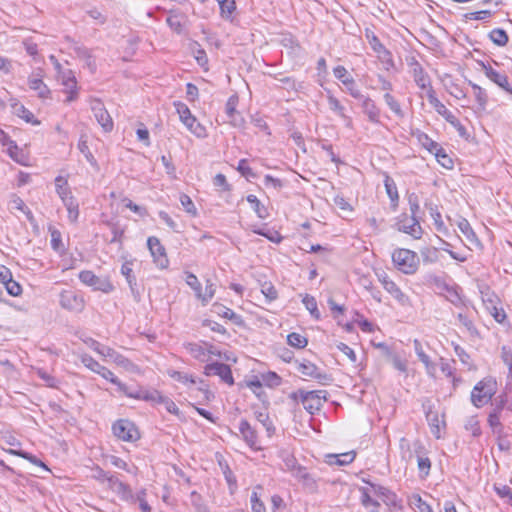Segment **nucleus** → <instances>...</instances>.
<instances>
[{"mask_svg":"<svg viewBox=\"0 0 512 512\" xmlns=\"http://www.w3.org/2000/svg\"><path fill=\"white\" fill-rule=\"evenodd\" d=\"M50 235L52 249L59 253L60 255L65 254L66 248L62 242L61 232L57 229H50Z\"/></svg>","mask_w":512,"mask_h":512,"instance_id":"ea45409f","label":"nucleus"},{"mask_svg":"<svg viewBox=\"0 0 512 512\" xmlns=\"http://www.w3.org/2000/svg\"><path fill=\"white\" fill-rule=\"evenodd\" d=\"M394 226L398 231L406 233L414 239L422 237L423 230L416 216L403 213L395 219Z\"/></svg>","mask_w":512,"mask_h":512,"instance_id":"39448f33","label":"nucleus"},{"mask_svg":"<svg viewBox=\"0 0 512 512\" xmlns=\"http://www.w3.org/2000/svg\"><path fill=\"white\" fill-rule=\"evenodd\" d=\"M0 132L4 137L3 144L8 146V153H9L10 157L15 161L20 162L18 159L19 148H18L17 144L15 143V141L9 139L4 134L3 131H0Z\"/></svg>","mask_w":512,"mask_h":512,"instance_id":"13d9d810","label":"nucleus"},{"mask_svg":"<svg viewBox=\"0 0 512 512\" xmlns=\"http://www.w3.org/2000/svg\"><path fill=\"white\" fill-rule=\"evenodd\" d=\"M238 96L232 95L228 98L225 105V113L229 119V123L234 127H241L244 123V118L237 111Z\"/></svg>","mask_w":512,"mask_h":512,"instance_id":"6ab92c4d","label":"nucleus"},{"mask_svg":"<svg viewBox=\"0 0 512 512\" xmlns=\"http://www.w3.org/2000/svg\"><path fill=\"white\" fill-rule=\"evenodd\" d=\"M184 347L194 359L201 362L208 361L207 349L204 344L189 342L185 343Z\"/></svg>","mask_w":512,"mask_h":512,"instance_id":"c85d7f7f","label":"nucleus"},{"mask_svg":"<svg viewBox=\"0 0 512 512\" xmlns=\"http://www.w3.org/2000/svg\"><path fill=\"white\" fill-rule=\"evenodd\" d=\"M239 431L246 442V444L252 449H259L258 437L255 429H253L250 423L242 419L239 423Z\"/></svg>","mask_w":512,"mask_h":512,"instance_id":"b1692460","label":"nucleus"},{"mask_svg":"<svg viewBox=\"0 0 512 512\" xmlns=\"http://www.w3.org/2000/svg\"><path fill=\"white\" fill-rule=\"evenodd\" d=\"M134 260H126L121 266V274L125 277L131 293L136 300L140 298V291L136 276L133 273Z\"/></svg>","mask_w":512,"mask_h":512,"instance_id":"aec40b11","label":"nucleus"},{"mask_svg":"<svg viewBox=\"0 0 512 512\" xmlns=\"http://www.w3.org/2000/svg\"><path fill=\"white\" fill-rule=\"evenodd\" d=\"M28 85L30 89L37 92V95L41 99H47L50 97L51 91L48 86L42 80V71L39 70L37 73H33L28 78Z\"/></svg>","mask_w":512,"mask_h":512,"instance_id":"412c9836","label":"nucleus"},{"mask_svg":"<svg viewBox=\"0 0 512 512\" xmlns=\"http://www.w3.org/2000/svg\"><path fill=\"white\" fill-rule=\"evenodd\" d=\"M261 292L269 302L276 300L278 297L277 290L271 282H264L261 285Z\"/></svg>","mask_w":512,"mask_h":512,"instance_id":"4d7b16f0","label":"nucleus"},{"mask_svg":"<svg viewBox=\"0 0 512 512\" xmlns=\"http://www.w3.org/2000/svg\"><path fill=\"white\" fill-rule=\"evenodd\" d=\"M174 106L176 108L177 113L179 114V118L182 123L187 122V119L193 116L190 109L185 103L176 101L174 102Z\"/></svg>","mask_w":512,"mask_h":512,"instance_id":"052dcab7","label":"nucleus"},{"mask_svg":"<svg viewBox=\"0 0 512 512\" xmlns=\"http://www.w3.org/2000/svg\"><path fill=\"white\" fill-rule=\"evenodd\" d=\"M78 149L80 150V152L84 155L86 160L92 166H95V167L97 166V161H96L95 157L93 156V154L91 153L88 143H87V140L84 136H81L79 139Z\"/></svg>","mask_w":512,"mask_h":512,"instance_id":"37998d69","label":"nucleus"},{"mask_svg":"<svg viewBox=\"0 0 512 512\" xmlns=\"http://www.w3.org/2000/svg\"><path fill=\"white\" fill-rule=\"evenodd\" d=\"M501 419L496 413H489L488 415V424L492 428L494 433L500 434L503 430V426L501 424Z\"/></svg>","mask_w":512,"mask_h":512,"instance_id":"0e129e2a","label":"nucleus"},{"mask_svg":"<svg viewBox=\"0 0 512 512\" xmlns=\"http://www.w3.org/2000/svg\"><path fill=\"white\" fill-rule=\"evenodd\" d=\"M501 359L508 368V378L512 381V350L503 346L501 348Z\"/></svg>","mask_w":512,"mask_h":512,"instance_id":"5fc2aeb1","label":"nucleus"},{"mask_svg":"<svg viewBox=\"0 0 512 512\" xmlns=\"http://www.w3.org/2000/svg\"><path fill=\"white\" fill-rule=\"evenodd\" d=\"M429 210L437 231L446 234L447 228L442 220L441 213L438 211L437 207H430Z\"/></svg>","mask_w":512,"mask_h":512,"instance_id":"de8ad7c7","label":"nucleus"},{"mask_svg":"<svg viewBox=\"0 0 512 512\" xmlns=\"http://www.w3.org/2000/svg\"><path fill=\"white\" fill-rule=\"evenodd\" d=\"M219 9H220V16L222 19L233 22L234 20V13L236 12L237 6L235 0H216Z\"/></svg>","mask_w":512,"mask_h":512,"instance_id":"a878e982","label":"nucleus"},{"mask_svg":"<svg viewBox=\"0 0 512 512\" xmlns=\"http://www.w3.org/2000/svg\"><path fill=\"white\" fill-rule=\"evenodd\" d=\"M386 361L389 362L401 375H404V377L407 376L408 359L407 354L404 351L392 352L386 348Z\"/></svg>","mask_w":512,"mask_h":512,"instance_id":"2eb2a0df","label":"nucleus"},{"mask_svg":"<svg viewBox=\"0 0 512 512\" xmlns=\"http://www.w3.org/2000/svg\"><path fill=\"white\" fill-rule=\"evenodd\" d=\"M438 161V163L447 169L453 168V160L452 158L446 153V151L440 146L434 153H433Z\"/></svg>","mask_w":512,"mask_h":512,"instance_id":"c03bdc74","label":"nucleus"},{"mask_svg":"<svg viewBox=\"0 0 512 512\" xmlns=\"http://www.w3.org/2000/svg\"><path fill=\"white\" fill-rule=\"evenodd\" d=\"M186 283L195 291L197 298L202 297L201 283L199 282L198 278L193 273H187Z\"/></svg>","mask_w":512,"mask_h":512,"instance_id":"338daca9","label":"nucleus"},{"mask_svg":"<svg viewBox=\"0 0 512 512\" xmlns=\"http://www.w3.org/2000/svg\"><path fill=\"white\" fill-rule=\"evenodd\" d=\"M355 456L356 454L354 451L341 454H330L327 456V463L330 465L344 466L352 463Z\"/></svg>","mask_w":512,"mask_h":512,"instance_id":"7c9ffc66","label":"nucleus"},{"mask_svg":"<svg viewBox=\"0 0 512 512\" xmlns=\"http://www.w3.org/2000/svg\"><path fill=\"white\" fill-rule=\"evenodd\" d=\"M363 108L371 121L379 122V110L376 109L374 102L371 99L364 100Z\"/></svg>","mask_w":512,"mask_h":512,"instance_id":"09e8293b","label":"nucleus"},{"mask_svg":"<svg viewBox=\"0 0 512 512\" xmlns=\"http://www.w3.org/2000/svg\"><path fill=\"white\" fill-rule=\"evenodd\" d=\"M113 434L120 440L135 442L140 438L136 425L128 419H119L112 426Z\"/></svg>","mask_w":512,"mask_h":512,"instance_id":"423d86ee","label":"nucleus"},{"mask_svg":"<svg viewBox=\"0 0 512 512\" xmlns=\"http://www.w3.org/2000/svg\"><path fill=\"white\" fill-rule=\"evenodd\" d=\"M386 292H388L401 306L409 304L408 297L394 282L386 280Z\"/></svg>","mask_w":512,"mask_h":512,"instance_id":"473e14b6","label":"nucleus"},{"mask_svg":"<svg viewBox=\"0 0 512 512\" xmlns=\"http://www.w3.org/2000/svg\"><path fill=\"white\" fill-rule=\"evenodd\" d=\"M428 102L449 124L452 125L457 120V117L437 98L435 91L428 95Z\"/></svg>","mask_w":512,"mask_h":512,"instance_id":"5701e85b","label":"nucleus"},{"mask_svg":"<svg viewBox=\"0 0 512 512\" xmlns=\"http://www.w3.org/2000/svg\"><path fill=\"white\" fill-rule=\"evenodd\" d=\"M386 506H389L392 512H400L402 510L401 500L397 499L395 493L386 490Z\"/></svg>","mask_w":512,"mask_h":512,"instance_id":"603ef678","label":"nucleus"},{"mask_svg":"<svg viewBox=\"0 0 512 512\" xmlns=\"http://www.w3.org/2000/svg\"><path fill=\"white\" fill-rule=\"evenodd\" d=\"M386 194L390 199V206L392 210H396L399 205V194L396 184L393 179L386 175Z\"/></svg>","mask_w":512,"mask_h":512,"instance_id":"f704fd0d","label":"nucleus"},{"mask_svg":"<svg viewBox=\"0 0 512 512\" xmlns=\"http://www.w3.org/2000/svg\"><path fill=\"white\" fill-rule=\"evenodd\" d=\"M56 192L63 202L72 200L71 191L68 186V181L63 176H57L55 178Z\"/></svg>","mask_w":512,"mask_h":512,"instance_id":"72a5a7b5","label":"nucleus"},{"mask_svg":"<svg viewBox=\"0 0 512 512\" xmlns=\"http://www.w3.org/2000/svg\"><path fill=\"white\" fill-rule=\"evenodd\" d=\"M167 375L175 381L180 382L186 386L195 385L197 382L200 384L204 383L203 380L197 381L196 378L191 374L183 373L174 369H168Z\"/></svg>","mask_w":512,"mask_h":512,"instance_id":"c756f323","label":"nucleus"},{"mask_svg":"<svg viewBox=\"0 0 512 512\" xmlns=\"http://www.w3.org/2000/svg\"><path fill=\"white\" fill-rule=\"evenodd\" d=\"M488 37L495 45L499 47H504L509 40L506 31L501 28H495L491 30Z\"/></svg>","mask_w":512,"mask_h":512,"instance_id":"58836bf2","label":"nucleus"},{"mask_svg":"<svg viewBox=\"0 0 512 512\" xmlns=\"http://www.w3.org/2000/svg\"><path fill=\"white\" fill-rule=\"evenodd\" d=\"M302 303L314 319L319 320L321 318L316 299L313 296L306 294L302 299Z\"/></svg>","mask_w":512,"mask_h":512,"instance_id":"a19ab883","label":"nucleus"},{"mask_svg":"<svg viewBox=\"0 0 512 512\" xmlns=\"http://www.w3.org/2000/svg\"><path fill=\"white\" fill-rule=\"evenodd\" d=\"M247 201L251 204L252 209L261 219H266L269 216L268 209L260 202V200L253 194L247 196Z\"/></svg>","mask_w":512,"mask_h":512,"instance_id":"e433bc0d","label":"nucleus"},{"mask_svg":"<svg viewBox=\"0 0 512 512\" xmlns=\"http://www.w3.org/2000/svg\"><path fill=\"white\" fill-rule=\"evenodd\" d=\"M414 349L419 360L425 365L427 373L433 375L435 372V364L430 360V357L423 351L422 345L419 340H414Z\"/></svg>","mask_w":512,"mask_h":512,"instance_id":"2f4dec72","label":"nucleus"},{"mask_svg":"<svg viewBox=\"0 0 512 512\" xmlns=\"http://www.w3.org/2000/svg\"><path fill=\"white\" fill-rule=\"evenodd\" d=\"M411 71L416 85L420 89L426 90L427 96L431 93V91H434L429 75L418 61L415 60L411 63Z\"/></svg>","mask_w":512,"mask_h":512,"instance_id":"ddd939ff","label":"nucleus"},{"mask_svg":"<svg viewBox=\"0 0 512 512\" xmlns=\"http://www.w3.org/2000/svg\"><path fill=\"white\" fill-rule=\"evenodd\" d=\"M496 392V380L492 377H486L474 386L471 391V402L475 407L481 408L491 401Z\"/></svg>","mask_w":512,"mask_h":512,"instance_id":"f03ea898","label":"nucleus"},{"mask_svg":"<svg viewBox=\"0 0 512 512\" xmlns=\"http://www.w3.org/2000/svg\"><path fill=\"white\" fill-rule=\"evenodd\" d=\"M107 487L113 491L121 500L126 502H134V495L131 487L121 481L116 475L109 476Z\"/></svg>","mask_w":512,"mask_h":512,"instance_id":"9b49d317","label":"nucleus"},{"mask_svg":"<svg viewBox=\"0 0 512 512\" xmlns=\"http://www.w3.org/2000/svg\"><path fill=\"white\" fill-rule=\"evenodd\" d=\"M254 233L266 237L268 240H270L273 243H280L283 240V237L280 235V233L273 229H254Z\"/></svg>","mask_w":512,"mask_h":512,"instance_id":"49530a36","label":"nucleus"},{"mask_svg":"<svg viewBox=\"0 0 512 512\" xmlns=\"http://www.w3.org/2000/svg\"><path fill=\"white\" fill-rule=\"evenodd\" d=\"M478 288L482 302L487 311L493 316L495 321H497L498 323L504 322V320L506 319V313L502 308L498 307V304L500 303L498 296L486 284H481L478 286Z\"/></svg>","mask_w":512,"mask_h":512,"instance_id":"20e7f679","label":"nucleus"},{"mask_svg":"<svg viewBox=\"0 0 512 512\" xmlns=\"http://www.w3.org/2000/svg\"><path fill=\"white\" fill-rule=\"evenodd\" d=\"M13 109L15 114L25 120L27 123H31L33 125H38L40 122L35 119L34 114L28 110L24 105L16 103L13 105Z\"/></svg>","mask_w":512,"mask_h":512,"instance_id":"4c0bfd02","label":"nucleus"},{"mask_svg":"<svg viewBox=\"0 0 512 512\" xmlns=\"http://www.w3.org/2000/svg\"><path fill=\"white\" fill-rule=\"evenodd\" d=\"M417 466L419 470V474L421 478H426L431 469V461L428 457L418 456L417 457Z\"/></svg>","mask_w":512,"mask_h":512,"instance_id":"864d4df0","label":"nucleus"},{"mask_svg":"<svg viewBox=\"0 0 512 512\" xmlns=\"http://www.w3.org/2000/svg\"><path fill=\"white\" fill-rule=\"evenodd\" d=\"M327 392L324 390L304 391L298 390L290 394V398L295 401H301L304 409L310 413L315 414L319 411L326 401Z\"/></svg>","mask_w":512,"mask_h":512,"instance_id":"f257e3e1","label":"nucleus"},{"mask_svg":"<svg viewBox=\"0 0 512 512\" xmlns=\"http://www.w3.org/2000/svg\"><path fill=\"white\" fill-rule=\"evenodd\" d=\"M60 306L70 312H82L85 308V300L82 295L72 291L63 290L59 295Z\"/></svg>","mask_w":512,"mask_h":512,"instance_id":"6e6552de","label":"nucleus"},{"mask_svg":"<svg viewBox=\"0 0 512 512\" xmlns=\"http://www.w3.org/2000/svg\"><path fill=\"white\" fill-rule=\"evenodd\" d=\"M203 373L206 376H212L217 375L220 377V379L227 383L228 385L234 384V378L232 376V371L229 365L220 363V362H213L210 364H207L204 367Z\"/></svg>","mask_w":512,"mask_h":512,"instance_id":"f8f14e48","label":"nucleus"},{"mask_svg":"<svg viewBox=\"0 0 512 512\" xmlns=\"http://www.w3.org/2000/svg\"><path fill=\"white\" fill-rule=\"evenodd\" d=\"M186 128L195 136L203 138L207 135L205 127L198 122L195 116L187 119V122H183Z\"/></svg>","mask_w":512,"mask_h":512,"instance_id":"c9c22d12","label":"nucleus"},{"mask_svg":"<svg viewBox=\"0 0 512 512\" xmlns=\"http://www.w3.org/2000/svg\"><path fill=\"white\" fill-rule=\"evenodd\" d=\"M213 308L216 314L223 318L229 319L235 325L242 326L244 324L242 316L236 314L232 309L219 304H215Z\"/></svg>","mask_w":512,"mask_h":512,"instance_id":"bb28decb","label":"nucleus"},{"mask_svg":"<svg viewBox=\"0 0 512 512\" xmlns=\"http://www.w3.org/2000/svg\"><path fill=\"white\" fill-rule=\"evenodd\" d=\"M91 471H92L91 477L94 480L98 481L99 483H107L109 476L112 475L111 473L103 470L98 465H95L94 467H92Z\"/></svg>","mask_w":512,"mask_h":512,"instance_id":"bf43d9fd","label":"nucleus"},{"mask_svg":"<svg viewBox=\"0 0 512 512\" xmlns=\"http://www.w3.org/2000/svg\"><path fill=\"white\" fill-rule=\"evenodd\" d=\"M394 267L404 274H414L419 267V256L416 252L399 248L391 255Z\"/></svg>","mask_w":512,"mask_h":512,"instance_id":"7ed1b4c3","label":"nucleus"},{"mask_svg":"<svg viewBox=\"0 0 512 512\" xmlns=\"http://www.w3.org/2000/svg\"><path fill=\"white\" fill-rule=\"evenodd\" d=\"M411 505L420 512H433L432 507L419 494L412 495Z\"/></svg>","mask_w":512,"mask_h":512,"instance_id":"3c124183","label":"nucleus"},{"mask_svg":"<svg viewBox=\"0 0 512 512\" xmlns=\"http://www.w3.org/2000/svg\"><path fill=\"white\" fill-rule=\"evenodd\" d=\"M114 384L118 387L120 392L129 398L140 399V396H142V390H132L126 384L122 383L118 378L117 383Z\"/></svg>","mask_w":512,"mask_h":512,"instance_id":"6e6d98bb","label":"nucleus"},{"mask_svg":"<svg viewBox=\"0 0 512 512\" xmlns=\"http://www.w3.org/2000/svg\"><path fill=\"white\" fill-rule=\"evenodd\" d=\"M296 369L303 376L313 378L322 384H328L332 380L330 375L322 372L314 363L308 360L297 362Z\"/></svg>","mask_w":512,"mask_h":512,"instance_id":"9d476101","label":"nucleus"},{"mask_svg":"<svg viewBox=\"0 0 512 512\" xmlns=\"http://www.w3.org/2000/svg\"><path fill=\"white\" fill-rule=\"evenodd\" d=\"M61 83L65 87V90H75L77 88V81L76 78L71 70H67L62 73L61 76Z\"/></svg>","mask_w":512,"mask_h":512,"instance_id":"8fccbe9b","label":"nucleus"},{"mask_svg":"<svg viewBox=\"0 0 512 512\" xmlns=\"http://www.w3.org/2000/svg\"><path fill=\"white\" fill-rule=\"evenodd\" d=\"M297 481H299L303 488L309 493H316L318 491V481L314 474L309 473L303 466L297 469L292 475Z\"/></svg>","mask_w":512,"mask_h":512,"instance_id":"f3484780","label":"nucleus"},{"mask_svg":"<svg viewBox=\"0 0 512 512\" xmlns=\"http://www.w3.org/2000/svg\"><path fill=\"white\" fill-rule=\"evenodd\" d=\"M190 501L196 512H208L207 507L202 501V497L196 491H192L190 494Z\"/></svg>","mask_w":512,"mask_h":512,"instance_id":"680f3d73","label":"nucleus"},{"mask_svg":"<svg viewBox=\"0 0 512 512\" xmlns=\"http://www.w3.org/2000/svg\"><path fill=\"white\" fill-rule=\"evenodd\" d=\"M90 108L94 114L95 119L105 132H110L113 129V120L104 107L103 102L100 99H91Z\"/></svg>","mask_w":512,"mask_h":512,"instance_id":"1a4fd4ad","label":"nucleus"},{"mask_svg":"<svg viewBox=\"0 0 512 512\" xmlns=\"http://www.w3.org/2000/svg\"><path fill=\"white\" fill-rule=\"evenodd\" d=\"M287 342L290 346L294 347V348H298V349H302V348H305L308 344V340L306 337H304L303 335L299 334V333H290L288 336H287Z\"/></svg>","mask_w":512,"mask_h":512,"instance_id":"a18cd8bd","label":"nucleus"},{"mask_svg":"<svg viewBox=\"0 0 512 512\" xmlns=\"http://www.w3.org/2000/svg\"><path fill=\"white\" fill-rule=\"evenodd\" d=\"M419 141L421 142L422 146L430 153H434L440 147L437 142L432 140L428 135L424 133L419 135Z\"/></svg>","mask_w":512,"mask_h":512,"instance_id":"e2e57ef3","label":"nucleus"},{"mask_svg":"<svg viewBox=\"0 0 512 512\" xmlns=\"http://www.w3.org/2000/svg\"><path fill=\"white\" fill-rule=\"evenodd\" d=\"M148 248L151 255L154 258V262L161 268H165L168 265V259L166 257L165 248L160 243L157 237H149L147 240Z\"/></svg>","mask_w":512,"mask_h":512,"instance_id":"dca6fc26","label":"nucleus"},{"mask_svg":"<svg viewBox=\"0 0 512 512\" xmlns=\"http://www.w3.org/2000/svg\"><path fill=\"white\" fill-rule=\"evenodd\" d=\"M79 280L86 286L92 287L96 291L103 293H110L114 290V286L111 281L105 277H98L91 270H83L78 275Z\"/></svg>","mask_w":512,"mask_h":512,"instance_id":"0eeeda50","label":"nucleus"},{"mask_svg":"<svg viewBox=\"0 0 512 512\" xmlns=\"http://www.w3.org/2000/svg\"><path fill=\"white\" fill-rule=\"evenodd\" d=\"M188 22L187 15L179 9H171L166 19L167 25L177 34H182Z\"/></svg>","mask_w":512,"mask_h":512,"instance_id":"a211bd4d","label":"nucleus"},{"mask_svg":"<svg viewBox=\"0 0 512 512\" xmlns=\"http://www.w3.org/2000/svg\"><path fill=\"white\" fill-rule=\"evenodd\" d=\"M506 404V410L512 411V382L509 381L503 394L499 395Z\"/></svg>","mask_w":512,"mask_h":512,"instance_id":"774afa93","label":"nucleus"},{"mask_svg":"<svg viewBox=\"0 0 512 512\" xmlns=\"http://www.w3.org/2000/svg\"><path fill=\"white\" fill-rule=\"evenodd\" d=\"M485 75L503 90L512 94V83L509 82L508 76L505 73H500L491 66H488L485 67Z\"/></svg>","mask_w":512,"mask_h":512,"instance_id":"4be33fe9","label":"nucleus"},{"mask_svg":"<svg viewBox=\"0 0 512 512\" xmlns=\"http://www.w3.org/2000/svg\"><path fill=\"white\" fill-rule=\"evenodd\" d=\"M82 363L90 369L91 371L101 375L104 379L111 383H117V377L114 375V373L108 369L107 367L101 365L98 361H96L93 357L90 355H83L81 357Z\"/></svg>","mask_w":512,"mask_h":512,"instance_id":"4468645a","label":"nucleus"},{"mask_svg":"<svg viewBox=\"0 0 512 512\" xmlns=\"http://www.w3.org/2000/svg\"><path fill=\"white\" fill-rule=\"evenodd\" d=\"M426 419L429 424L431 433L435 436V438L439 439L441 437V430L445 426L444 420H442L437 411L433 412L429 410L426 412Z\"/></svg>","mask_w":512,"mask_h":512,"instance_id":"393cba45","label":"nucleus"},{"mask_svg":"<svg viewBox=\"0 0 512 512\" xmlns=\"http://www.w3.org/2000/svg\"><path fill=\"white\" fill-rule=\"evenodd\" d=\"M279 457L284 465L282 469L290 472L292 475L301 467L294 455L288 450H281L279 452Z\"/></svg>","mask_w":512,"mask_h":512,"instance_id":"cd10ccee","label":"nucleus"},{"mask_svg":"<svg viewBox=\"0 0 512 512\" xmlns=\"http://www.w3.org/2000/svg\"><path fill=\"white\" fill-rule=\"evenodd\" d=\"M329 108L343 118L347 123L350 122V118L345 114L344 106L339 102L337 98L332 95L328 96Z\"/></svg>","mask_w":512,"mask_h":512,"instance_id":"79ce46f5","label":"nucleus"},{"mask_svg":"<svg viewBox=\"0 0 512 512\" xmlns=\"http://www.w3.org/2000/svg\"><path fill=\"white\" fill-rule=\"evenodd\" d=\"M365 36H366L369 44L371 45L372 49L375 52L380 53V51L382 49V44H381L380 40L378 39V37L375 35L374 31L367 28L365 31Z\"/></svg>","mask_w":512,"mask_h":512,"instance_id":"69168bd1","label":"nucleus"}]
</instances>
